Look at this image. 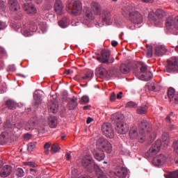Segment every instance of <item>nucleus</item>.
Segmentation results:
<instances>
[{"mask_svg":"<svg viewBox=\"0 0 178 178\" xmlns=\"http://www.w3.org/2000/svg\"><path fill=\"white\" fill-rule=\"evenodd\" d=\"M113 119L115 123V130L119 134H126L129 131V125L124 122V116L122 114H115Z\"/></svg>","mask_w":178,"mask_h":178,"instance_id":"obj_1","label":"nucleus"},{"mask_svg":"<svg viewBox=\"0 0 178 178\" xmlns=\"http://www.w3.org/2000/svg\"><path fill=\"white\" fill-rule=\"evenodd\" d=\"M96 147L97 150L105 151L107 154L112 152V145L104 138H99L97 140Z\"/></svg>","mask_w":178,"mask_h":178,"instance_id":"obj_2","label":"nucleus"},{"mask_svg":"<svg viewBox=\"0 0 178 178\" xmlns=\"http://www.w3.org/2000/svg\"><path fill=\"white\" fill-rule=\"evenodd\" d=\"M129 137L132 140H138V143H144L145 141V135L140 130L137 131V126L134 125L130 128Z\"/></svg>","mask_w":178,"mask_h":178,"instance_id":"obj_3","label":"nucleus"},{"mask_svg":"<svg viewBox=\"0 0 178 178\" xmlns=\"http://www.w3.org/2000/svg\"><path fill=\"white\" fill-rule=\"evenodd\" d=\"M161 147H162V140L159 139L149 149L145 154V156L147 158H152V156H154V155H156L161 151Z\"/></svg>","mask_w":178,"mask_h":178,"instance_id":"obj_4","label":"nucleus"},{"mask_svg":"<svg viewBox=\"0 0 178 178\" xmlns=\"http://www.w3.org/2000/svg\"><path fill=\"white\" fill-rule=\"evenodd\" d=\"M102 131L103 132V134L108 138H113V137H115V133L113 131V127H112L111 123H104L102 126Z\"/></svg>","mask_w":178,"mask_h":178,"instance_id":"obj_5","label":"nucleus"},{"mask_svg":"<svg viewBox=\"0 0 178 178\" xmlns=\"http://www.w3.org/2000/svg\"><path fill=\"white\" fill-rule=\"evenodd\" d=\"M92 163H94V160L91 154H86L82 159V166L87 172H92Z\"/></svg>","mask_w":178,"mask_h":178,"instance_id":"obj_6","label":"nucleus"},{"mask_svg":"<svg viewBox=\"0 0 178 178\" xmlns=\"http://www.w3.org/2000/svg\"><path fill=\"white\" fill-rule=\"evenodd\" d=\"M94 19H95V17L94 16V13H92L91 8H90V7H85L83 8V18L81 19L82 23L88 24V23L92 20H94Z\"/></svg>","mask_w":178,"mask_h":178,"instance_id":"obj_7","label":"nucleus"},{"mask_svg":"<svg viewBox=\"0 0 178 178\" xmlns=\"http://www.w3.org/2000/svg\"><path fill=\"white\" fill-rule=\"evenodd\" d=\"M138 127L139 130L140 131V133H143L144 136H145V131H148L149 133H151V131H152V124H151V122H149L145 120L139 121V122L138 123Z\"/></svg>","mask_w":178,"mask_h":178,"instance_id":"obj_8","label":"nucleus"},{"mask_svg":"<svg viewBox=\"0 0 178 178\" xmlns=\"http://www.w3.org/2000/svg\"><path fill=\"white\" fill-rule=\"evenodd\" d=\"M81 10H83V5L79 1H74L68 8V12L75 15H81Z\"/></svg>","mask_w":178,"mask_h":178,"instance_id":"obj_9","label":"nucleus"},{"mask_svg":"<svg viewBox=\"0 0 178 178\" xmlns=\"http://www.w3.org/2000/svg\"><path fill=\"white\" fill-rule=\"evenodd\" d=\"M129 19L134 24H141L143 23V15L136 10L129 12Z\"/></svg>","mask_w":178,"mask_h":178,"instance_id":"obj_10","label":"nucleus"},{"mask_svg":"<svg viewBox=\"0 0 178 178\" xmlns=\"http://www.w3.org/2000/svg\"><path fill=\"white\" fill-rule=\"evenodd\" d=\"M166 72L172 73V72H178V58L172 57L166 66Z\"/></svg>","mask_w":178,"mask_h":178,"instance_id":"obj_11","label":"nucleus"},{"mask_svg":"<svg viewBox=\"0 0 178 178\" xmlns=\"http://www.w3.org/2000/svg\"><path fill=\"white\" fill-rule=\"evenodd\" d=\"M37 30V27L34 26L31 28V25H29L27 24H24L23 29L21 30L22 34L24 35V37H30L34 34V31Z\"/></svg>","mask_w":178,"mask_h":178,"instance_id":"obj_12","label":"nucleus"},{"mask_svg":"<svg viewBox=\"0 0 178 178\" xmlns=\"http://www.w3.org/2000/svg\"><path fill=\"white\" fill-rule=\"evenodd\" d=\"M111 56V51L109 50H102L101 56L97 57V60L101 63H109V57Z\"/></svg>","mask_w":178,"mask_h":178,"instance_id":"obj_13","label":"nucleus"},{"mask_svg":"<svg viewBox=\"0 0 178 178\" xmlns=\"http://www.w3.org/2000/svg\"><path fill=\"white\" fill-rule=\"evenodd\" d=\"M166 156L165 154H159L153 159L152 164L154 166H162L166 162Z\"/></svg>","mask_w":178,"mask_h":178,"instance_id":"obj_14","label":"nucleus"},{"mask_svg":"<svg viewBox=\"0 0 178 178\" xmlns=\"http://www.w3.org/2000/svg\"><path fill=\"white\" fill-rule=\"evenodd\" d=\"M115 175L119 178H129V171L124 167H118Z\"/></svg>","mask_w":178,"mask_h":178,"instance_id":"obj_15","label":"nucleus"},{"mask_svg":"<svg viewBox=\"0 0 178 178\" xmlns=\"http://www.w3.org/2000/svg\"><path fill=\"white\" fill-rule=\"evenodd\" d=\"M90 8L94 15H96V16H99L101 13H102V7H101L99 3L97 1H92L90 4Z\"/></svg>","mask_w":178,"mask_h":178,"instance_id":"obj_16","label":"nucleus"},{"mask_svg":"<svg viewBox=\"0 0 178 178\" xmlns=\"http://www.w3.org/2000/svg\"><path fill=\"white\" fill-rule=\"evenodd\" d=\"M102 22L106 26H109L112 23V15H111V12L108 10L103 11Z\"/></svg>","mask_w":178,"mask_h":178,"instance_id":"obj_17","label":"nucleus"},{"mask_svg":"<svg viewBox=\"0 0 178 178\" xmlns=\"http://www.w3.org/2000/svg\"><path fill=\"white\" fill-rule=\"evenodd\" d=\"M12 173V167L9 165H4L0 171V177H8V176L10 175Z\"/></svg>","mask_w":178,"mask_h":178,"instance_id":"obj_18","label":"nucleus"},{"mask_svg":"<svg viewBox=\"0 0 178 178\" xmlns=\"http://www.w3.org/2000/svg\"><path fill=\"white\" fill-rule=\"evenodd\" d=\"M24 10L29 15H35L37 13V8L32 4L25 3L23 5Z\"/></svg>","mask_w":178,"mask_h":178,"instance_id":"obj_19","label":"nucleus"},{"mask_svg":"<svg viewBox=\"0 0 178 178\" xmlns=\"http://www.w3.org/2000/svg\"><path fill=\"white\" fill-rule=\"evenodd\" d=\"M154 54L157 56H162L166 54V48L163 45H156L154 48Z\"/></svg>","mask_w":178,"mask_h":178,"instance_id":"obj_20","label":"nucleus"},{"mask_svg":"<svg viewBox=\"0 0 178 178\" xmlns=\"http://www.w3.org/2000/svg\"><path fill=\"white\" fill-rule=\"evenodd\" d=\"M11 134L8 131H4L0 135V144L1 145H4L6 144L8 141H9V138H10Z\"/></svg>","mask_w":178,"mask_h":178,"instance_id":"obj_21","label":"nucleus"},{"mask_svg":"<svg viewBox=\"0 0 178 178\" xmlns=\"http://www.w3.org/2000/svg\"><path fill=\"white\" fill-rule=\"evenodd\" d=\"M54 10L56 12L57 15H62L63 10V3H62V1L56 0L54 3Z\"/></svg>","mask_w":178,"mask_h":178,"instance_id":"obj_22","label":"nucleus"},{"mask_svg":"<svg viewBox=\"0 0 178 178\" xmlns=\"http://www.w3.org/2000/svg\"><path fill=\"white\" fill-rule=\"evenodd\" d=\"M93 155L97 161H101L105 159V153H104V150H95L93 152Z\"/></svg>","mask_w":178,"mask_h":178,"instance_id":"obj_23","label":"nucleus"},{"mask_svg":"<svg viewBox=\"0 0 178 178\" xmlns=\"http://www.w3.org/2000/svg\"><path fill=\"white\" fill-rule=\"evenodd\" d=\"M165 27L167 30H172L175 29V18L173 17H168L165 22Z\"/></svg>","mask_w":178,"mask_h":178,"instance_id":"obj_24","label":"nucleus"},{"mask_svg":"<svg viewBox=\"0 0 178 178\" xmlns=\"http://www.w3.org/2000/svg\"><path fill=\"white\" fill-rule=\"evenodd\" d=\"M8 5L10 6V9L13 11H16L17 9H20V6H19L17 0H8Z\"/></svg>","mask_w":178,"mask_h":178,"instance_id":"obj_25","label":"nucleus"},{"mask_svg":"<svg viewBox=\"0 0 178 178\" xmlns=\"http://www.w3.org/2000/svg\"><path fill=\"white\" fill-rule=\"evenodd\" d=\"M93 169L97 176V178H108L105 176V175H104V172L101 170L99 166H98V165H97L96 163L93 165Z\"/></svg>","mask_w":178,"mask_h":178,"instance_id":"obj_26","label":"nucleus"},{"mask_svg":"<svg viewBox=\"0 0 178 178\" xmlns=\"http://www.w3.org/2000/svg\"><path fill=\"white\" fill-rule=\"evenodd\" d=\"M77 105H79V104L77 103V98L73 97V98L71 99L70 102L68 104V109L70 111H74V109L77 108Z\"/></svg>","mask_w":178,"mask_h":178,"instance_id":"obj_27","label":"nucleus"},{"mask_svg":"<svg viewBox=\"0 0 178 178\" xmlns=\"http://www.w3.org/2000/svg\"><path fill=\"white\" fill-rule=\"evenodd\" d=\"M16 127V124L10 123L9 120H7L4 124V128L7 131L12 133L13 131L14 128Z\"/></svg>","mask_w":178,"mask_h":178,"instance_id":"obj_28","label":"nucleus"},{"mask_svg":"<svg viewBox=\"0 0 178 178\" xmlns=\"http://www.w3.org/2000/svg\"><path fill=\"white\" fill-rule=\"evenodd\" d=\"M34 127H35V121H34V119H31L27 122L25 130L30 131V130H34Z\"/></svg>","mask_w":178,"mask_h":178,"instance_id":"obj_29","label":"nucleus"},{"mask_svg":"<svg viewBox=\"0 0 178 178\" xmlns=\"http://www.w3.org/2000/svg\"><path fill=\"white\" fill-rule=\"evenodd\" d=\"M6 105L8 108V109L11 110H15L16 109V108H17V103L12 99L7 100L6 102Z\"/></svg>","mask_w":178,"mask_h":178,"instance_id":"obj_30","label":"nucleus"},{"mask_svg":"<svg viewBox=\"0 0 178 178\" xmlns=\"http://www.w3.org/2000/svg\"><path fill=\"white\" fill-rule=\"evenodd\" d=\"M152 77V73L149 71H147L145 72V74L141 75V80H143V81H149V80H151Z\"/></svg>","mask_w":178,"mask_h":178,"instance_id":"obj_31","label":"nucleus"},{"mask_svg":"<svg viewBox=\"0 0 178 178\" xmlns=\"http://www.w3.org/2000/svg\"><path fill=\"white\" fill-rule=\"evenodd\" d=\"M120 70L121 73L127 74V73L130 72V67H129V65L127 64H121L120 66Z\"/></svg>","mask_w":178,"mask_h":178,"instance_id":"obj_32","label":"nucleus"},{"mask_svg":"<svg viewBox=\"0 0 178 178\" xmlns=\"http://www.w3.org/2000/svg\"><path fill=\"white\" fill-rule=\"evenodd\" d=\"M58 26L61 27V29H66L67 26H69V22L67 21V17L63 18L60 22H58Z\"/></svg>","mask_w":178,"mask_h":178,"instance_id":"obj_33","label":"nucleus"},{"mask_svg":"<svg viewBox=\"0 0 178 178\" xmlns=\"http://www.w3.org/2000/svg\"><path fill=\"white\" fill-rule=\"evenodd\" d=\"M147 109H148L147 105H142L137 108L136 112L138 113V115H144L147 113Z\"/></svg>","mask_w":178,"mask_h":178,"instance_id":"obj_34","label":"nucleus"},{"mask_svg":"<svg viewBox=\"0 0 178 178\" xmlns=\"http://www.w3.org/2000/svg\"><path fill=\"white\" fill-rule=\"evenodd\" d=\"M49 124L51 129H55L58 126V118L56 117H52L50 119Z\"/></svg>","mask_w":178,"mask_h":178,"instance_id":"obj_35","label":"nucleus"},{"mask_svg":"<svg viewBox=\"0 0 178 178\" xmlns=\"http://www.w3.org/2000/svg\"><path fill=\"white\" fill-rule=\"evenodd\" d=\"M152 45H145V50L147 52V58H152Z\"/></svg>","mask_w":178,"mask_h":178,"instance_id":"obj_36","label":"nucleus"},{"mask_svg":"<svg viewBox=\"0 0 178 178\" xmlns=\"http://www.w3.org/2000/svg\"><path fill=\"white\" fill-rule=\"evenodd\" d=\"M155 15L159 19H162L166 16V13L162 9H157L155 12Z\"/></svg>","mask_w":178,"mask_h":178,"instance_id":"obj_37","label":"nucleus"},{"mask_svg":"<svg viewBox=\"0 0 178 178\" xmlns=\"http://www.w3.org/2000/svg\"><path fill=\"white\" fill-rule=\"evenodd\" d=\"M60 149V147H59V145L57 143H54L51 145L50 152L51 154H56V152H58Z\"/></svg>","mask_w":178,"mask_h":178,"instance_id":"obj_38","label":"nucleus"},{"mask_svg":"<svg viewBox=\"0 0 178 178\" xmlns=\"http://www.w3.org/2000/svg\"><path fill=\"white\" fill-rule=\"evenodd\" d=\"M165 178H178V170L177 171L168 172L165 175Z\"/></svg>","mask_w":178,"mask_h":178,"instance_id":"obj_39","label":"nucleus"},{"mask_svg":"<svg viewBox=\"0 0 178 178\" xmlns=\"http://www.w3.org/2000/svg\"><path fill=\"white\" fill-rule=\"evenodd\" d=\"M162 141L163 143H165L166 145H168V143L169 141V134L167 132H164L162 134Z\"/></svg>","mask_w":178,"mask_h":178,"instance_id":"obj_40","label":"nucleus"},{"mask_svg":"<svg viewBox=\"0 0 178 178\" xmlns=\"http://www.w3.org/2000/svg\"><path fill=\"white\" fill-rule=\"evenodd\" d=\"M175 89L173 88H168V96L170 98V99H172V98H175Z\"/></svg>","mask_w":178,"mask_h":178,"instance_id":"obj_41","label":"nucleus"},{"mask_svg":"<svg viewBox=\"0 0 178 178\" xmlns=\"http://www.w3.org/2000/svg\"><path fill=\"white\" fill-rule=\"evenodd\" d=\"M93 76H94V72H88L85 74L84 76L82 77V79L83 80H91Z\"/></svg>","mask_w":178,"mask_h":178,"instance_id":"obj_42","label":"nucleus"},{"mask_svg":"<svg viewBox=\"0 0 178 178\" xmlns=\"http://www.w3.org/2000/svg\"><path fill=\"white\" fill-rule=\"evenodd\" d=\"M35 145H37V143L33 142V143H30L28 144V151L29 152H33L35 148Z\"/></svg>","mask_w":178,"mask_h":178,"instance_id":"obj_43","label":"nucleus"},{"mask_svg":"<svg viewBox=\"0 0 178 178\" xmlns=\"http://www.w3.org/2000/svg\"><path fill=\"white\" fill-rule=\"evenodd\" d=\"M33 98L35 100V106H38V105H40V104L42 102L41 97H39L38 95H34Z\"/></svg>","mask_w":178,"mask_h":178,"instance_id":"obj_44","label":"nucleus"},{"mask_svg":"<svg viewBox=\"0 0 178 178\" xmlns=\"http://www.w3.org/2000/svg\"><path fill=\"white\" fill-rule=\"evenodd\" d=\"M15 175L17 177H23V176H24V171L22 168H19L17 169Z\"/></svg>","mask_w":178,"mask_h":178,"instance_id":"obj_45","label":"nucleus"},{"mask_svg":"<svg viewBox=\"0 0 178 178\" xmlns=\"http://www.w3.org/2000/svg\"><path fill=\"white\" fill-rule=\"evenodd\" d=\"M139 65L140 66V70L141 73H145L147 72V65H145V64H144V63L140 62Z\"/></svg>","mask_w":178,"mask_h":178,"instance_id":"obj_46","label":"nucleus"},{"mask_svg":"<svg viewBox=\"0 0 178 178\" xmlns=\"http://www.w3.org/2000/svg\"><path fill=\"white\" fill-rule=\"evenodd\" d=\"M50 111L53 113H56V112H58V104H51V106H50Z\"/></svg>","mask_w":178,"mask_h":178,"instance_id":"obj_47","label":"nucleus"},{"mask_svg":"<svg viewBox=\"0 0 178 178\" xmlns=\"http://www.w3.org/2000/svg\"><path fill=\"white\" fill-rule=\"evenodd\" d=\"M89 101H90V99L88 98V96H83L80 101V104H82L83 105H84V104H88Z\"/></svg>","mask_w":178,"mask_h":178,"instance_id":"obj_48","label":"nucleus"},{"mask_svg":"<svg viewBox=\"0 0 178 178\" xmlns=\"http://www.w3.org/2000/svg\"><path fill=\"white\" fill-rule=\"evenodd\" d=\"M99 72L97 73V77H104L105 75V69L100 67Z\"/></svg>","mask_w":178,"mask_h":178,"instance_id":"obj_49","label":"nucleus"},{"mask_svg":"<svg viewBox=\"0 0 178 178\" xmlns=\"http://www.w3.org/2000/svg\"><path fill=\"white\" fill-rule=\"evenodd\" d=\"M24 165H25V166H30V168L37 167V164L33 161L24 162Z\"/></svg>","mask_w":178,"mask_h":178,"instance_id":"obj_50","label":"nucleus"},{"mask_svg":"<svg viewBox=\"0 0 178 178\" xmlns=\"http://www.w3.org/2000/svg\"><path fill=\"white\" fill-rule=\"evenodd\" d=\"M127 108H137V104L134 102H129L127 104Z\"/></svg>","mask_w":178,"mask_h":178,"instance_id":"obj_51","label":"nucleus"},{"mask_svg":"<svg viewBox=\"0 0 178 178\" xmlns=\"http://www.w3.org/2000/svg\"><path fill=\"white\" fill-rule=\"evenodd\" d=\"M5 9H6V6H5V2L0 1V12L5 11Z\"/></svg>","mask_w":178,"mask_h":178,"instance_id":"obj_52","label":"nucleus"},{"mask_svg":"<svg viewBox=\"0 0 178 178\" xmlns=\"http://www.w3.org/2000/svg\"><path fill=\"white\" fill-rule=\"evenodd\" d=\"M149 90L150 91H156V86L155 85V83H151L149 86Z\"/></svg>","mask_w":178,"mask_h":178,"instance_id":"obj_53","label":"nucleus"},{"mask_svg":"<svg viewBox=\"0 0 178 178\" xmlns=\"http://www.w3.org/2000/svg\"><path fill=\"white\" fill-rule=\"evenodd\" d=\"M116 99V95L115 94V92H113L110 96V101L111 102H115V100Z\"/></svg>","mask_w":178,"mask_h":178,"instance_id":"obj_54","label":"nucleus"},{"mask_svg":"<svg viewBox=\"0 0 178 178\" xmlns=\"http://www.w3.org/2000/svg\"><path fill=\"white\" fill-rule=\"evenodd\" d=\"M173 148L176 154H178V141L173 143Z\"/></svg>","mask_w":178,"mask_h":178,"instance_id":"obj_55","label":"nucleus"},{"mask_svg":"<svg viewBox=\"0 0 178 178\" xmlns=\"http://www.w3.org/2000/svg\"><path fill=\"white\" fill-rule=\"evenodd\" d=\"M6 29V23L0 21V30H3Z\"/></svg>","mask_w":178,"mask_h":178,"instance_id":"obj_56","label":"nucleus"},{"mask_svg":"<svg viewBox=\"0 0 178 178\" xmlns=\"http://www.w3.org/2000/svg\"><path fill=\"white\" fill-rule=\"evenodd\" d=\"M149 137L150 141H154V140H155V138L156 137V134H155L154 131H152Z\"/></svg>","mask_w":178,"mask_h":178,"instance_id":"obj_57","label":"nucleus"},{"mask_svg":"<svg viewBox=\"0 0 178 178\" xmlns=\"http://www.w3.org/2000/svg\"><path fill=\"white\" fill-rule=\"evenodd\" d=\"M175 20V29H176V30H178V16L175 17L174 18Z\"/></svg>","mask_w":178,"mask_h":178,"instance_id":"obj_58","label":"nucleus"},{"mask_svg":"<svg viewBox=\"0 0 178 178\" xmlns=\"http://www.w3.org/2000/svg\"><path fill=\"white\" fill-rule=\"evenodd\" d=\"M70 154H71L70 152L66 153L65 158L67 161H70V159H72V156Z\"/></svg>","mask_w":178,"mask_h":178,"instance_id":"obj_59","label":"nucleus"},{"mask_svg":"<svg viewBox=\"0 0 178 178\" xmlns=\"http://www.w3.org/2000/svg\"><path fill=\"white\" fill-rule=\"evenodd\" d=\"M0 54H1V55H6V51L2 47H0Z\"/></svg>","mask_w":178,"mask_h":178,"instance_id":"obj_60","label":"nucleus"},{"mask_svg":"<svg viewBox=\"0 0 178 178\" xmlns=\"http://www.w3.org/2000/svg\"><path fill=\"white\" fill-rule=\"evenodd\" d=\"M91 122H94V119L91 118V117H88L86 120L87 124H90Z\"/></svg>","mask_w":178,"mask_h":178,"instance_id":"obj_61","label":"nucleus"},{"mask_svg":"<svg viewBox=\"0 0 178 178\" xmlns=\"http://www.w3.org/2000/svg\"><path fill=\"white\" fill-rule=\"evenodd\" d=\"M122 95H123V92H119L117 95V99H122Z\"/></svg>","mask_w":178,"mask_h":178,"instance_id":"obj_62","label":"nucleus"},{"mask_svg":"<svg viewBox=\"0 0 178 178\" xmlns=\"http://www.w3.org/2000/svg\"><path fill=\"white\" fill-rule=\"evenodd\" d=\"M49 147H51V144H49V143H47L44 145V149H48L49 148Z\"/></svg>","mask_w":178,"mask_h":178,"instance_id":"obj_63","label":"nucleus"},{"mask_svg":"<svg viewBox=\"0 0 178 178\" xmlns=\"http://www.w3.org/2000/svg\"><path fill=\"white\" fill-rule=\"evenodd\" d=\"M174 99H175V104H178V95H175Z\"/></svg>","mask_w":178,"mask_h":178,"instance_id":"obj_64","label":"nucleus"}]
</instances>
